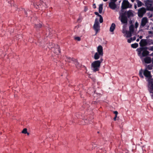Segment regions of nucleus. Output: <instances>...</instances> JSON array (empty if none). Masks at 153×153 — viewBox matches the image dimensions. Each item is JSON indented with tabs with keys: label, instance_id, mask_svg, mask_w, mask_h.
<instances>
[{
	"label": "nucleus",
	"instance_id": "16",
	"mask_svg": "<svg viewBox=\"0 0 153 153\" xmlns=\"http://www.w3.org/2000/svg\"><path fill=\"white\" fill-rule=\"evenodd\" d=\"M116 25L114 23H112L110 28V31L111 32L114 31Z\"/></svg>",
	"mask_w": 153,
	"mask_h": 153
},
{
	"label": "nucleus",
	"instance_id": "13",
	"mask_svg": "<svg viewBox=\"0 0 153 153\" xmlns=\"http://www.w3.org/2000/svg\"><path fill=\"white\" fill-rule=\"evenodd\" d=\"M97 53H99L101 56H103V48L102 46L101 45H99L97 48Z\"/></svg>",
	"mask_w": 153,
	"mask_h": 153
},
{
	"label": "nucleus",
	"instance_id": "15",
	"mask_svg": "<svg viewBox=\"0 0 153 153\" xmlns=\"http://www.w3.org/2000/svg\"><path fill=\"white\" fill-rule=\"evenodd\" d=\"M144 61L145 63L149 64L151 62L152 59L151 57H147L144 58Z\"/></svg>",
	"mask_w": 153,
	"mask_h": 153
},
{
	"label": "nucleus",
	"instance_id": "4",
	"mask_svg": "<svg viewBox=\"0 0 153 153\" xmlns=\"http://www.w3.org/2000/svg\"><path fill=\"white\" fill-rule=\"evenodd\" d=\"M147 49L146 47H141L137 48V51H138V56L140 57L148 56L149 52L147 50Z\"/></svg>",
	"mask_w": 153,
	"mask_h": 153
},
{
	"label": "nucleus",
	"instance_id": "47",
	"mask_svg": "<svg viewBox=\"0 0 153 153\" xmlns=\"http://www.w3.org/2000/svg\"><path fill=\"white\" fill-rule=\"evenodd\" d=\"M104 1H108V0H103Z\"/></svg>",
	"mask_w": 153,
	"mask_h": 153
},
{
	"label": "nucleus",
	"instance_id": "29",
	"mask_svg": "<svg viewBox=\"0 0 153 153\" xmlns=\"http://www.w3.org/2000/svg\"><path fill=\"white\" fill-rule=\"evenodd\" d=\"M100 17L99 22L100 23H102L103 22V19L102 17L101 16H99Z\"/></svg>",
	"mask_w": 153,
	"mask_h": 153
},
{
	"label": "nucleus",
	"instance_id": "26",
	"mask_svg": "<svg viewBox=\"0 0 153 153\" xmlns=\"http://www.w3.org/2000/svg\"><path fill=\"white\" fill-rule=\"evenodd\" d=\"M137 4L138 7H140L142 5H143V4L142 3V2L139 0H137Z\"/></svg>",
	"mask_w": 153,
	"mask_h": 153
},
{
	"label": "nucleus",
	"instance_id": "25",
	"mask_svg": "<svg viewBox=\"0 0 153 153\" xmlns=\"http://www.w3.org/2000/svg\"><path fill=\"white\" fill-rule=\"evenodd\" d=\"M129 30L130 31L133 33L134 31V26L133 25H131L129 27Z\"/></svg>",
	"mask_w": 153,
	"mask_h": 153
},
{
	"label": "nucleus",
	"instance_id": "18",
	"mask_svg": "<svg viewBox=\"0 0 153 153\" xmlns=\"http://www.w3.org/2000/svg\"><path fill=\"white\" fill-rule=\"evenodd\" d=\"M31 5L34 6V7H35L36 9H38L39 7L40 6V5L38 3H33V4H31Z\"/></svg>",
	"mask_w": 153,
	"mask_h": 153
},
{
	"label": "nucleus",
	"instance_id": "20",
	"mask_svg": "<svg viewBox=\"0 0 153 153\" xmlns=\"http://www.w3.org/2000/svg\"><path fill=\"white\" fill-rule=\"evenodd\" d=\"M100 56H101L100 55V54H99V53H98L97 52H96L94 54V58L95 60L98 59H99Z\"/></svg>",
	"mask_w": 153,
	"mask_h": 153
},
{
	"label": "nucleus",
	"instance_id": "35",
	"mask_svg": "<svg viewBox=\"0 0 153 153\" xmlns=\"http://www.w3.org/2000/svg\"><path fill=\"white\" fill-rule=\"evenodd\" d=\"M94 13L97 16L99 17L101 16V15L99 14L97 12H95Z\"/></svg>",
	"mask_w": 153,
	"mask_h": 153
},
{
	"label": "nucleus",
	"instance_id": "30",
	"mask_svg": "<svg viewBox=\"0 0 153 153\" xmlns=\"http://www.w3.org/2000/svg\"><path fill=\"white\" fill-rule=\"evenodd\" d=\"M27 129L26 128H25L22 131V133L26 134L27 133Z\"/></svg>",
	"mask_w": 153,
	"mask_h": 153
},
{
	"label": "nucleus",
	"instance_id": "43",
	"mask_svg": "<svg viewBox=\"0 0 153 153\" xmlns=\"http://www.w3.org/2000/svg\"><path fill=\"white\" fill-rule=\"evenodd\" d=\"M116 117H114V121H116Z\"/></svg>",
	"mask_w": 153,
	"mask_h": 153
},
{
	"label": "nucleus",
	"instance_id": "31",
	"mask_svg": "<svg viewBox=\"0 0 153 153\" xmlns=\"http://www.w3.org/2000/svg\"><path fill=\"white\" fill-rule=\"evenodd\" d=\"M149 91L150 93L152 94H151V98L152 99H153V91Z\"/></svg>",
	"mask_w": 153,
	"mask_h": 153
},
{
	"label": "nucleus",
	"instance_id": "27",
	"mask_svg": "<svg viewBox=\"0 0 153 153\" xmlns=\"http://www.w3.org/2000/svg\"><path fill=\"white\" fill-rule=\"evenodd\" d=\"M138 46V44L137 43H135L131 45V47L134 48H136Z\"/></svg>",
	"mask_w": 153,
	"mask_h": 153
},
{
	"label": "nucleus",
	"instance_id": "3",
	"mask_svg": "<svg viewBox=\"0 0 153 153\" xmlns=\"http://www.w3.org/2000/svg\"><path fill=\"white\" fill-rule=\"evenodd\" d=\"M103 61V59L101 58L100 60L95 61L92 63L91 67L93 71L95 72L99 70L101 63Z\"/></svg>",
	"mask_w": 153,
	"mask_h": 153
},
{
	"label": "nucleus",
	"instance_id": "23",
	"mask_svg": "<svg viewBox=\"0 0 153 153\" xmlns=\"http://www.w3.org/2000/svg\"><path fill=\"white\" fill-rule=\"evenodd\" d=\"M132 33L130 31H126V34L127 35L126 37L128 38L131 37L132 36Z\"/></svg>",
	"mask_w": 153,
	"mask_h": 153
},
{
	"label": "nucleus",
	"instance_id": "17",
	"mask_svg": "<svg viewBox=\"0 0 153 153\" xmlns=\"http://www.w3.org/2000/svg\"><path fill=\"white\" fill-rule=\"evenodd\" d=\"M65 60L66 61L71 62V61L73 62L75 61V59L73 58H71L69 57H66V59H65Z\"/></svg>",
	"mask_w": 153,
	"mask_h": 153
},
{
	"label": "nucleus",
	"instance_id": "39",
	"mask_svg": "<svg viewBox=\"0 0 153 153\" xmlns=\"http://www.w3.org/2000/svg\"><path fill=\"white\" fill-rule=\"evenodd\" d=\"M114 113L115 114V115H117L118 113V112L117 111H114Z\"/></svg>",
	"mask_w": 153,
	"mask_h": 153
},
{
	"label": "nucleus",
	"instance_id": "42",
	"mask_svg": "<svg viewBox=\"0 0 153 153\" xmlns=\"http://www.w3.org/2000/svg\"><path fill=\"white\" fill-rule=\"evenodd\" d=\"M24 12H25V14H26V15H27V16H27V12L25 11V10H24Z\"/></svg>",
	"mask_w": 153,
	"mask_h": 153
},
{
	"label": "nucleus",
	"instance_id": "11",
	"mask_svg": "<svg viewBox=\"0 0 153 153\" xmlns=\"http://www.w3.org/2000/svg\"><path fill=\"white\" fill-rule=\"evenodd\" d=\"M146 39H143L141 40L139 43L140 46L143 47L147 45L148 43Z\"/></svg>",
	"mask_w": 153,
	"mask_h": 153
},
{
	"label": "nucleus",
	"instance_id": "24",
	"mask_svg": "<svg viewBox=\"0 0 153 153\" xmlns=\"http://www.w3.org/2000/svg\"><path fill=\"white\" fill-rule=\"evenodd\" d=\"M42 27V25L40 23H39L35 25L34 27L37 30H39L40 28H41Z\"/></svg>",
	"mask_w": 153,
	"mask_h": 153
},
{
	"label": "nucleus",
	"instance_id": "8",
	"mask_svg": "<svg viewBox=\"0 0 153 153\" xmlns=\"http://www.w3.org/2000/svg\"><path fill=\"white\" fill-rule=\"evenodd\" d=\"M146 9L143 7H142L139 9L138 11V16L140 18H142L144 14L146 13Z\"/></svg>",
	"mask_w": 153,
	"mask_h": 153
},
{
	"label": "nucleus",
	"instance_id": "41",
	"mask_svg": "<svg viewBox=\"0 0 153 153\" xmlns=\"http://www.w3.org/2000/svg\"><path fill=\"white\" fill-rule=\"evenodd\" d=\"M136 38L135 36H134L133 37V39H132V40H135L136 39Z\"/></svg>",
	"mask_w": 153,
	"mask_h": 153
},
{
	"label": "nucleus",
	"instance_id": "5",
	"mask_svg": "<svg viewBox=\"0 0 153 153\" xmlns=\"http://www.w3.org/2000/svg\"><path fill=\"white\" fill-rule=\"evenodd\" d=\"M132 5L127 0H124L123 1L121 6V10L120 12H123V10L128 8H131Z\"/></svg>",
	"mask_w": 153,
	"mask_h": 153
},
{
	"label": "nucleus",
	"instance_id": "40",
	"mask_svg": "<svg viewBox=\"0 0 153 153\" xmlns=\"http://www.w3.org/2000/svg\"><path fill=\"white\" fill-rule=\"evenodd\" d=\"M134 7L135 9H136L137 8V5L136 4H135L134 5Z\"/></svg>",
	"mask_w": 153,
	"mask_h": 153
},
{
	"label": "nucleus",
	"instance_id": "7",
	"mask_svg": "<svg viewBox=\"0 0 153 153\" xmlns=\"http://www.w3.org/2000/svg\"><path fill=\"white\" fill-rule=\"evenodd\" d=\"M93 28L96 32V34L100 30V26L98 19L97 18L95 19L94 23L93 25Z\"/></svg>",
	"mask_w": 153,
	"mask_h": 153
},
{
	"label": "nucleus",
	"instance_id": "45",
	"mask_svg": "<svg viewBox=\"0 0 153 153\" xmlns=\"http://www.w3.org/2000/svg\"><path fill=\"white\" fill-rule=\"evenodd\" d=\"M139 41V39H137L136 40V41H137V42H138Z\"/></svg>",
	"mask_w": 153,
	"mask_h": 153
},
{
	"label": "nucleus",
	"instance_id": "10",
	"mask_svg": "<svg viewBox=\"0 0 153 153\" xmlns=\"http://www.w3.org/2000/svg\"><path fill=\"white\" fill-rule=\"evenodd\" d=\"M148 82V90L153 91V79L149 80Z\"/></svg>",
	"mask_w": 153,
	"mask_h": 153
},
{
	"label": "nucleus",
	"instance_id": "6",
	"mask_svg": "<svg viewBox=\"0 0 153 153\" xmlns=\"http://www.w3.org/2000/svg\"><path fill=\"white\" fill-rule=\"evenodd\" d=\"M146 7V9L148 10L153 11V1L151 0H148L145 3Z\"/></svg>",
	"mask_w": 153,
	"mask_h": 153
},
{
	"label": "nucleus",
	"instance_id": "46",
	"mask_svg": "<svg viewBox=\"0 0 153 153\" xmlns=\"http://www.w3.org/2000/svg\"><path fill=\"white\" fill-rule=\"evenodd\" d=\"M121 0H119L118 2L119 3H120L121 2Z\"/></svg>",
	"mask_w": 153,
	"mask_h": 153
},
{
	"label": "nucleus",
	"instance_id": "33",
	"mask_svg": "<svg viewBox=\"0 0 153 153\" xmlns=\"http://www.w3.org/2000/svg\"><path fill=\"white\" fill-rule=\"evenodd\" d=\"M76 40H77L78 41H79L80 40V38L79 37H75L74 38Z\"/></svg>",
	"mask_w": 153,
	"mask_h": 153
},
{
	"label": "nucleus",
	"instance_id": "48",
	"mask_svg": "<svg viewBox=\"0 0 153 153\" xmlns=\"http://www.w3.org/2000/svg\"><path fill=\"white\" fill-rule=\"evenodd\" d=\"M27 134V135H29V133L27 132V133H26Z\"/></svg>",
	"mask_w": 153,
	"mask_h": 153
},
{
	"label": "nucleus",
	"instance_id": "44",
	"mask_svg": "<svg viewBox=\"0 0 153 153\" xmlns=\"http://www.w3.org/2000/svg\"><path fill=\"white\" fill-rule=\"evenodd\" d=\"M143 37V36H140V37H139V38L140 39H141Z\"/></svg>",
	"mask_w": 153,
	"mask_h": 153
},
{
	"label": "nucleus",
	"instance_id": "19",
	"mask_svg": "<svg viewBox=\"0 0 153 153\" xmlns=\"http://www.w3.org/2000/svg\"><path fill=\"white\" fill-rule=\"evenodd\" d=\"M93 117H91V118L90 120L89 119L88 120H85L84 122L85 124H88L89 123H91V122H93Z\"/></svg>",
	"mask_w": 153,
	"mask_h": 153
},
{
	"label": "nucleus",
	"instance_id": "38",
	"mask_svg": "<svg viewBox=\"0 0 153 153\" xmlns=\"http://www.w3.org/2000/svg\"><path fill=\"white\" fill-rule=\"evenodd\" d=\"M93 7L94 9H95L96 8V6L95 4H93Z\"/></svg>",
	"mask_w": 153,
	"mask_h": 153
},
{
	"label": "nucleus",
	"instance_id": "34",
	"mask_svg": "<svg viewBox=\"0 0 153 153\" xmlns=\"http://www.w3.org/2000/svg\"><path fill=\"white\" fill-rule=\"evenodd\" d=\"M132 40V38H131L130 39H128L127 40V42L128 43H130L131 42V41Z\"/></svg>",
	"mask_w": 153,
	"mask_h": 153
},
{
	"label": "nucleus",
	"instance_id": "1",
	"mask_svg": "<svg viewBox=\"0 0 153 153\" xmlns=\"http://www.w3.org/2000/svg\"><path fill=\"white\" fill-rule=\"evenodd\" d=\"M126 15L128 18L133 16L134 15L132 12V10H129L127 12L124 11L123 12H120V17H121L120 20L122 23L123 24L127 23L128 22V19L126 16Z\"/></svg>",
	"mask_w": 153,
	"mask_h": 153
},
{
	"label": "nucleus",
	"instance_id": "12",
	"mask_svg": "<svg viewBox=\"0 0 153 153\" xmlns=\"http://www.w3.org/2000/svg\"><path fill=\"white\" fill-rule=\"evenodd\" d=\"M108 6L111 9L114 10L117 8V5L116 3L110 2L108 4Z\"/></svg>",
	"mask_w": 153,
	"mask_h": 153
},
{
	"label": "nucleus",
	"instance_id": "28",
	"mask_svg": "<svg viewBox=\"0 0 153 153\" xmlns=\"http://www.w3.org/2000/svg\"><path fill=\"white\" fill-rule=\"evenodd\" d=\"M153 66L152 65H149L147 66V68L149 70H151Z\"/></svg>",
	"mask_w": 153,
	"mask_h": 153
},
{
	"label": "nucleus",
	"instance_id": "32",
	"mask_svg": "<svg viewBox=\"0 0 153 153\" xmlns=\"http://www.w3.org/2000/svg\"><path fill=\"white\" fill-rule=\"evenodd\" d=\"M153 40L149 39H148V42H150V44H153Z\"/></svg>",
	"mask_w": 153,
	"mask_h": 153
},
{
	"label": "nucleus",
	"instance_id": "37",
	"mask_svg": "<svg viewBox=\"0 0 153 153\" xmlns=\"http://www.w3.org/2000/svg\"><path fill=\"white\" fill-rule=\"evenodd\" d=\"M138 23L137 22H136V23H135V27L136 28H137L138 27Z\"/></svg>",
	"mask_w": 153,
	"mask_h": 153
},
{
	"label": "nucleus",
	"instance_id": "9",
	"mask_svg": "<svg viewBox=\"0 0 153 153\" xmlns=\"http://www.w3.org/2000/svg\"><path fill=\"white\" fill-rule=\"evenodd\" d=\"M148 22V19L146 17H143L142 18L141 21V22L140 24V27L141 28L144 27Z\"/></svg>",
	"mask_w": 153,
	"mask_h": 153
},
{
	"label": "nucleus",
	"instance_id": "14",
	"mask_svg": "<svg viewBox=\"0 0 153 153\" xmlns=\"http://www.w3.org/2000/svg\"><path fill=\"white\" fill-rule=\"evenodd\" d=\"M53 52L56 54H58L60 53V50L59 46V45H57L55 47V48H54L53 50Z\"/></svg>",
	"mask_w": 153,
	"mask_h": 153
},
{
	"label": "nucleus",
	"instance_id": "52",
	"mask_svg": "<svg viewBox=\"0 0 153 153\" xmlns=\"http://www.w3.org/2000/svg\"><path fill=\"white\" fill-rule=\"evenodd\" d=\"M117 115H115V117H116L117 118Z\"/></svg>",
	"mask_w": 153,
	"mask_h": 153
},
{
	"label": "nucleus",
	"instance_id": "49",
	"mask_svg": "<svg viewBox=\"0 0 153 153\" xmlns=\"http://www.w3.org/2000/svg\"><path fill=\"white\" fill-rule=\"evenodd\" d=\"M149 33H152V32H151V31H149Z\"/></svg>",
	"mask_w": 153,
	"mask_h": 153
},
{
	"label": "nucleus",
	"instance_id": "51",
	"mask_svg": "<svg viewBox=\"0 0 153 153\" xmlns=\"http://www.w3.org/2000/svg\"><path fill=\"white\" fill-rule=\"evenodd\" d=\"M80 20V18H79V19H78L77 20V21H79V20Z\"/></svg>",
	"mask_w": 153,
	"mask_h": 153
},
{
	"label": "nucleus",
	"instance_id": "50",
	"mask_svg": "<svg viewBox=\"0 0 153 153\" xmlns=\"http://www.w3.org/2000/svg\"><path fill=\"white\" fill-rule=\"evenodd\" d=\"M80 20V18H79V19H78L77 20V21H79V20Z\"/></svg>",
	"mask_w": 153,
	"mask_h": 153
},
{
	"label": "nucleus",
	"instance_id": "53",
	"mask_svg": "<svg viewBox=\"0 0 153 153\" xmlns=\"http://www.w3.org/2000/svg\"><path fill=\"white\" fill-rule=\"evenodd\" d=\"M85 11H86V9H85Z\"/></svg>",
	"mask_w": 153,
	"mask_h": 153
},
{
	"label": "nucleus",
	"instance_id": "2",
	"mask_svg": "<svg viewBox=\"0 0 153 153\" xmlns=\"http://www.w3.org/2000/svg\"><path fill=\"white\" fill-rule=\"evenodd\" d=\"M143 75L147 78V81L148 82L149 81V80H151L153 79L152 78V76L151 74V72L148 71L147 68L143 70L142 69H141L139 71V76L142 78H144V76Z\"/></svg>",
	"mask_w": 153,
	"mask_h": 153
},
{
	"label": "nucleus",
	"instance_id": "36",
	"mask_svg": "<svg viewBox=\"0 0 153 153\" xmlns=\"http://www.w3.org/2000/svg\"><path fill=\"white\" fill-rule=\"evenodd\" d=\"M111 2H112V3H115L118 0H110Z\"/></svg>",
	"mask_w": 153,
	"mask_h": 153
},
{
	"label": "nucleus",
	"instance_id": "21",
	"mask_svg": "<svg viewBox=\"0 0 153 153\" xmlns=\"http://www.w3.org/2000/svg\"><path fill=\"white\" fill-rule=\"evenodd\" d=\"M103 4H101L99 5V13L101 14L102 12V10L103 9Z\"/></svg>",
	"mask_w": 153,
	"mask_h": 153
},
{
	"label": "nucleus",
	"instance_id": "22",
	"mask_svg": "<svg viewBox=\"0 0 153 153\" xmlns=\"http://www.w3.org/2000/svg\"><path fill=\"white\" fill-rule=\"evenodd\" d=\"M75 62V65L76 68H80L81 66V65L78 62L77 60L75 59V61H74Z\"/></svg>",
	"mask_w": 153,
	"mask_h": 153
}]
</instances>
